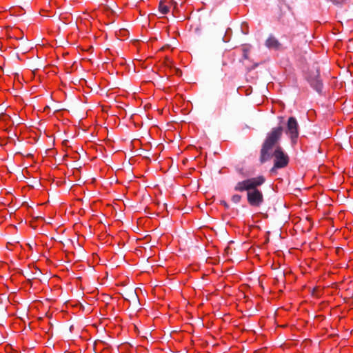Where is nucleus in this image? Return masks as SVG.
Masks as SVG:
<instances>
[{"instance_id": "f8f14e48", "label": "nucleus", "mask_w": 353, "mask_h": 353, "mask_svg": "<svg viewBox=\"0 0 353 353\" xmlns=\"http://www.w3.org/2000/svg\"><path fill=\"white\" fill-rule=\"evenodd\" d=\"M35 245V243H28V247H29V248H30V250H32V247H33V245Z\"/></svg>"}, {"instance_id": "7ed1b4c3", "label": "nucleus", "mask_w": 353, "mask_h": 353, "mask_svg": "<svg viewBox=\"0 0 353 353\" xmlns=\"http://www.w3.org/2000/svg\"><path fill=\"white\" fill-rule=\"evenodd\" d=\"M274 157V166L271 172H274L276 169L285 168L289 163V157L284 152L281 146H277L272 154V157Z\"/></svg>"}, {"instance_id": "39448f33", "label": "nucleus", "mask_w": 353, "mask_h": 353, "mask_svg": "<svg viewBox=\"0 0 353 353\" xmlns=\"http://www.w3.org/2000/svg\"><path fill=\"white\" fill-rule=\"evenodd\" d=\"M307 81L318 92H321L323 83L319 78V72L317 68L310 72Z\"/></svg>"}, {"instance_id": "4468645a", "label": "nucleus", "mask_w": 353, "mask_h": 353, "mask_svg": "<svg viewBox=\"0 0 353 353\" xmlns=\"http://www.w3.org/2000/svg\"><path fill=\"white\" fill-rule=\"evenodd\" d=\"M281 277L284 278V274L283 273L281 274Z\"/></svg>"}, {"instance_id": "ddd939ff", "label": "nucleus", "mask_w": 353, "mask_h": 353, "mask_svg": "<svg viewBox=\"0 0 353 353\" xmlns=\"http://www.w3.org/2000/svg\"><path fill=\"white\" fill-rule=\"evenodd\" d=\"M243 57H244L245 59H248L247 52H244Z\"/></svg>"}, {"instance_id": "f257e3e1", "label": "nucleus", "mask_w": 353, "mask_h": 353, "mask_svg": "<svg viewBox=\"0 0 353 353\" xmlns=\"http://www.w3.org/2000/svg\"><path fill=\"white\" fill-rule=\"evenodd\" d=\"M265 181L263 176L250 178L238 182L234 186V190L239 192L247 191V200L252 207H259L263 203V194L257 188Z\"/></svg>"}, {"instance_id": "9d476101", "label": "nucleus", "mask_w": 353, "mask_h": 353, "mask_svg": "<svg viewBox=\"0 0 353 353\" xmlns=\"http://www.w3.org/2000/svg\"><path fill=\"white\" fill-rule=\"evenodd\" d=\"M220 203L221 205H223L225 207V208H226V209H228L230 208V205H228V203L224 200L221 201Z\"/></svg>"}, {"instance_id": "f03ea898", "label": "nucleus", "mask_w": 353, "mask_h": 353, "mask_svg": "<svg viewBox=\"0 0 353 353\" xmlns=\"http://www.w3.org/2000/svg\"><path fill=\"white\" fill-rule=\"evenodd\" d=\"M283 127L279 126L272 128L271 132L268 134L260 151L259 160L261 163H265L272 158L271 150L281 139Z\"/></svg>"}, {"instance_id": "423d86ee", "label": "nucleus", "mask_w": 353, "mask_h": 353, "mask_svg": "<svg viewBox=\"0 0 353 353\" xmlns=\"http://www.w3.org/2000/svg\"><path fill=\"white\" fill-rule=\"evenodd\" d=\"M265 46L270 49L279 50L281 47V43L273 35H270L265 41Z\"/></svg>"}, {"instance_id": "6e6552de", "label": "nucleus", "mask_w": 353, "mask_h": 353, "mask_svg": "<svg viewBox=\"0 0 353 353\" xmlns=\"http://www.w3.org/2000/svg\"><path fill=\"white\" fill-rule=\"evenodd\" d=\"M231 200L234 203H239L241 200V196L239 194H234L232 196Z\"/></svg>"}, {"instance_id": "1a4fd4ad", "label": "nucleus", "mask_w": 353, "mask_h": 353, "mask_svg": "<svg viewBox=\"0 0 353 353\" xmlns=\"http://www.w3.org/2000/svg\"><path fill=\"white\" fill-rule=\"evenodd\" d=\"M330 1H332L333 3L336 4V5L342 4V3H343L345 1V0H330Z\"/></svg>"}, {"instance_id": "0eeeda50", "label": "nucleus", "mask_w": 353, "mask_h": 353, "mask_svg": "<svg viewBox=\"0 0 353 353\" xmlns=\"http://www.w3.org/2000/svg\"><path fill=\"white\" fill-rule=\"evenodd\" d=\"M159 10L160 12L163 14H167L169 12V8L168 6L165 5L163 1L159 2Z\"/></svg>"}, {"instance_id": "20e7f679", "label": "nucleus", "mask_w": 353, "mask_h": 353, "mask_svg": "<svg viewBox=\"0 0 353 353\" xmlns=\"http://www.w3.org/2000/svg\"><path fill=\"white\" fill-rule=\"evenodd\" d=\"M286 134H288L292 141H294L299 137V124L294 117H290L287 123Z\"/></svg>"}, {"instance_id": "9b49d317", "label": "nucleus", "mask_w": 353, "mask_h": 353, "mask_svg": "<svg viewBox=\"0 0 353 353\" xmlns=\"http://www.w3.org/2000/svg\"><path fill=\"white\" fill-rule=\"evenodd\" d=\"M130 296L135 301L137 299V295L135 292H132Z\"/></svg>"}]
</instances>
